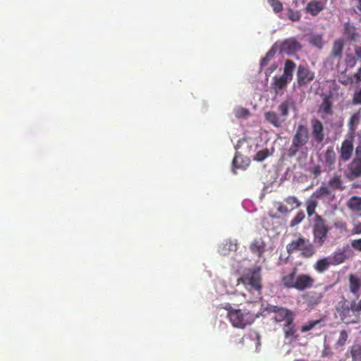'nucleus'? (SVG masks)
Listing matches in <instances>:
<instances>
[{
  "label": "nucleus",
  "instance_id": "09e8293b",
  "mask_svg": "<svg viewBox=\"0 0 361 361\" xmlns=\"http://www.w3.org/2000/svg\"><path fill=\"white\" fill-rule=\"evenodd\" d=\"M353 102L355 104H361V89L354 94Z\"/></svg>",
  "mask_w": 361,
  "mask_h": 361
},
{
  "label": "nucleus",
  "instance_id": "1a4fd4ad",
  "mask_svg": "<svg viewBox=\"0 0 361 361\" xmlns=\"http://www.w3.org/2000/svg\"><path fill=\"white\" fill-rule=\"evenodd\" d=\"M298 87H306L315 78V73L307 65L298 66L296 73Z\"/></svg>",
  "mask_w": 361,
  "mask_h": 361
},
{
  "label": "nucleus",
  "instance_id": "ddd939ff",
  "mask_svg": "<svg viewBox=\"0 0 361 361\" xmlns=\"http://www.w3.org/2000/svg\"><path fill=\"white\" fill-rule=\"evenodd\" d=\"M312 134L314 140L319 144L322 143L324 139V127L322 122L318 120H313L312 121Z\"/></svg>",
  "mask_w": 361,
  "mask_h": 361
},
{
  "label": "nucleus",
  "instance_id": "393cba45",
  "mask_svg": "<svg viewBox=\"0 0 361 361\" xmlns=\"http://www.w3.org/2000/svg\"><path fill=\"white\" fill-rule=\"evenodd\" d=\"M296 67V64L292 60L288 59L285 61V66L283 69V76L288 78V80H292L293 73Z\"/></svg>",
  "mask_w": 361,
  "mask_h": 361
},
{
  "label": "nucleus",
  "instance_id": "a211bd4d",
  "mask_svg": "<svg viewBox=\"0 0 361 361\" xmlns=\"http://www.w3.org/2000/svg\"><path fill=\"white\" fill-rule=\"evenodd\" d=\"M324 163L328 166L329 171L334 169V165L336 159V154L333 147H329L324 154Z\"/></svg>",
  "mask_w": 361,
  "mask_h": 361
},
{
  "label": "nucleus",
  "instance_id": "423d86ee",
  "mask_svg": "<svg viewBox=\"0 0 361 361\" xmlns=\"http://www.w3.org/2000/svg\"><path fill=\"white\" fill-rule=\"evenodd\" d=\"M286 251L289 255L300 251L301 256L304 258H310L316 252L315 248L310 240L304 237H298L291 240L286 245Z\"/></svg>",
  "mask_w": 361,
  "mask_h": 361
},
{
  "label": "nucleus",
  "instance_id": "f3484780",
  "mask_svg": "<svg viewBox=\"0 0 361 361\" xmlns=\"http://www.w3.org/2000/svg\"><path fill=\"white\" fill-rule=\"evenodd\" d=\"M279 110L281 113H290L297 111V106L295 100L292 97H287L279 106Z\"/></svg>",
  "mask_w": 361,
  "mask_h": 361
},
{
  "label": "nucleus",
  "instance_id": "de8ad7c7",
  "mask_svg": "<svg viewBox=\"0 0 361 361\" xmlns=\"http://www.w3.org/2000/svg\"><path fill=\"white\" fill-rule=\"evenodd\" d=\"M281 307H279L276 305H269L267 307V310L270 313H274L276 314L278 312V311L281 310Z\"/></svg>",
  "mask_w": 361,
  "mask_h": 361
},
{
  "label": "nucleus",
  "instance_id": "a19ab883",
  "mask_svg": "<svg viewBox=\"0 0 361 361\" xmlns=\"http://www.w3.org/2000/svg\"><path fill=\"white\" fill-rule=\"evenodd\" d=\"M305 217V214L303 211H300L298 212V214L295 215V216L291 220L290 226L294 227L296 225L299 224L300 222H302Z\"/></svg>",
  "mask_w": 361,
  "mask_h": 361
},
{
  "label": "nucleus",
  "instance_id": "6ab92c4d",
  "mask_svg": "<svg viewBox=\"0 0 361 361\" xmlns=\"http://www.w3.org/2000/svg\"><path fill=\"white\" fill-rule=\"evenodd\" d=\"M250 250L253 254L261 257L265 251V243L262 239H255L250 244Z\"/></svg>",
  "mask_w": 361,
  "mask_h": 361
},
{
  "label": "nucleus",
  "instance_id": "4468645a",
  "mask_svg": "<svg viewBox=\"0 0 361 361\" xmlns=\"http://www.w3.org/2000/svg\"><path fill=\"white\" fill-rule=\"evenodd\" d=\"M328 187L330 190L343 191L345 187L343 185V182L341 176L337 173L334 176L328 181Z\"/></svg>",
  "mask_w": 361,
  "mask_h": 361
},
{
  "label": "nucleus",
  "instance_id": "0eeeda50",
  "mask_svg": "<svg viewBox=\"0 0 361 361\" xmlns=\"http://www.w3.org/2000/svg\"><path fill=\"white\" fill-rule=\"evenodd\" d=\"M329 231V228L325 219L321 215L316 214L312 231L314 243L320 246L322 245L326 240Z\"/></svg>",
  "mask_w": 361,
  "mask_h": 361
},
{
  "label": "nucleus",
  "instance_id": "7ed1b4c3",
  "mask_svg": "<svg viewBox=\"0 0 361 361\" xmlns=\"http://www.w3.org/2000/svg\"><path fill=\"white\" fill-rule=\"evenodd\" d=\"M224 308L228 311L227 317L234 327L244 329L255 322L254 314L247 310L235 309L230 303H226Z\"/></svg>",
  "mask_w": 361,
  "mask_h": 361
},
{
  "label": "nucleus",
  "instance_id": "a878e982",
  "mask_svg": "<svg viewBox=\"0 0 361 361\" xmlns=\"http://www.w3.org/2000/svg\"><path fill=\"white\" fill-rule=\"evenodd\" d=\"M249 165L248 160L244 161L243 158L241 156H235L233 159V169L232 171L234 173H236V169H246Z\"/></svg>",
  "mask_w": 361,
  "mask_h": 361
},
{
  "label": "nucleus",
  "instance_id": "cd10ccee",
  "mask_svg": "<svg viewBox=\"0 0 361 361\" xmlns=\"http://www.w3.org/2000/svg\"><path fill=\"white\" fill-rule=\"evenodd\" d=\"M238 244L236 242H233L231 240L225 241L222 247L220 248V252L226 255L229 252H235L238 250Z\"/></svg>",
  "mask_w": 361,
  "mask_h": 361
},
{
  "label": "nucleus",
  "instance_id": "c85d7f7f",
  "mask_svg": "<svg viewBox=\"0 0 361 361\" xmlns=\"http://www.w3.org/2000/svg\"><path fill=\"white\" fill-rule=\"evenodd\" d=\"M349 288L351 293L357 294L361 287L360 280L355 275L350 274L349 276Z\"/></svg>",
  "mask_w": 361,
  "mask_h": 361
},
{
  "label": "nucleus",
  "instance_id": "aec40b11",
  "mask_svg": "<svg viewBox=\"0 0 361 361\" xmlns=\"http://www.w3.org/2000/svg\"><path fill=\"white\" fill-rule=\"evenodd\" d=\"M290 318H293V312L285 307H281L274 317V319L277 322H288Z\"/></svg>",
  "mask_w": 361,
  "mask_h": 361
},
{
  "label": "nucleus",
  "instance_id": "39448f33",
  "mask_svg": "<svg viewBox=\"0 0 361 361\" xmlns=\"http://www.w3.org/2000/svg\"><path fill=\"white\" fill-rule=\"evenodd\" d=\"M309 140L310 133L308 128L302 124L298 125L293 136L291 145L288 149V155L290 157H295L298 152L305 147Z\"/></svg>",
  "mask_w": 361,
  "mask_h": 361
},
{
  "label": "nucleus",
  "instance_id": "9d476101",
  "mask_svg": "<svg viewBox=\"0 0 361 361\" xmlns=\"http://www.w3.org/2000/svg\"><path fill=\"white\" fill-rule=\"evenodd\" d=\"M345 176L350 180L361 177V160L353 159L347 166Z\"/></svg>",
  "mask_w": 361,
  "mask_h": 361
},
{
  "label": "nucleus",
  "instance_id": "4c0bfd02",
  "mask_svg": "<svg viewBox=\"0 0 361 361\" xmlns=\"http://www.w3.org/2000/svg\"><path fill=\"white\" fill-rule=\"evenodd\" d=\"M287 17L293 22L299 21L301 18L300 11H295L292 8H288L286 13Z\"/></svg>",
  "mask_w": 361,
  "mask_h": 361
},
{
  "label": "nucleus",
  "instance_id": "864d4df0",
  "mask_svg": "<svg viewBox=\"0 0 361 361\" xmlns=\"http://www.w3.org/2000/svg\"><path fill=\"white\" fill-rule=\"evenodd\" d=\"M355 55L357 58L361 59V47H356L355 49Z\"/></svg>",
  "mask_w": 361,
  "mask_h": 361
},
{
  "label": "nucleus",
  "instance_id": "20e7f679",
  "mask_svg": "<svg viewBox=\"0 0 361 361\" xmlns=\"http://www.w3.org/2000/svg\"><path fill=\"white\" fill-rule=\"evenodd\" d=\"M341 320L346 324H355L360 322V312L356 306V301L345 299L338 302L336 307Z\"/></svg>",
  "mask_w": 361,
  "mask_h": 361
},
{
  "label": "nucleus",
  "instance_id": "5fc2aeb1",
  "mask_svg": "<svg viewBox=\"0 0 361 361\" xmlns=\"http://www.w3.org/2000/svg\"><path fill=\"white\" fill-rule=\"evenodd\" d=\"M278 211L281 212V213H286L288 212V209L286 206L284 205H280L279 207H278Z\"/></svg>",
  "mask_w": 361,
  "mask_h": 361
},
{
  "label": "nucleus",
  "instance_id": "c9c22d12",
  "mask_svg": "<svg viewBox=\"0 0 361 361\" xmlns=\"http://www.w3.org/2000/svg\"><path fill=\"white\" fill-rule=\"evenodd\" d=\"M348 338V334L347 331L342 330L340 331L339 337L336 342L335 346L338 348H343Z\"/></svg>",
  "mask_w": 361,
  "mask_h": 361
},
{
  "label": "nucleus",
  "instance_id": "c03bdc74",
  "mask_svg": "<svg viewBox=\"0 0 361 361\" xmlns=\"http://www.w3.org/2000/svg\"><path fill=\"white\" fill-rule=\"evenodd\" d=\"M285 202L290 205L295 204L296 207H299L301 205V202L295 196H288L285 199Z\"/></svg>",
  "mask_w": 361,
  "mask_h": 361
},
{
  "label": "nucleus",
  "instance_id": "7c9ffc66",
  "mask_svg": "<svg viewBox=\"0 0 361 361\" xmlns=\"http://www.w3.org/2000/svg\"><path fill=\"white\" fill-rule=\"evenodd\" d=\"M344 35L350 41H355L357 37V32L355 27L350 23L345 24Z\"/></svg>",
  "mask_w": 361,
  "mask_h": 361
},
{
  "label": "nucleus",
  "instance_id": "c756f323",
  "mask_svg": "<svg viewBox=\"0 0 361 361\" xmlns=\"http://www.w3.org/2000/svg\"><path fill=\"white\" fill-rule=\"evenodd\" d=\"M293 319L294 317L290 318L284 325L283 331L286 338L293 337L296 333L295 325L293 324Z\"/></svg>",
  "mask_w": 361,
  "mask_h": 361
},
{
  "label": "nucleus",
  "instance_id": "052dcab7",
  "mask_svg": "<svg viewBox=\"0 0 361 361\" xmlns=\"http://www.w3.org/2000/svg\"><path fill=\"white\" fill-rule=\"evenodd\" d=\"M294 361H305L303 360H295Z\"/></svg>",
  "mask_w": 361,
  "mask_h": 361
},
{
  "label": "nucleus",
  "instance_id": "72a5a7b5",
  "mask_svg": "<svg viewBox=\"0 0 361 361\" xmlns=\"http://www.w3.org/2000/svg\"><path fill=\"white\" fill-rule=\"evenodd\" d=\"M348 207L353 211L361 210V197L356 196L351 197L348 202Z\"/></svg>",
  "mask_w": 361,
  "mask_h": 361
},
{
  "label": "nucleus",
  "instance_id": "f257e3e1",
  "mask_svg": "<svg viewBox=\"0 0 361 361\" xmlns=\"http://www.w3.org/2000/svg\"><path fill=\"white\" fill-rule=\"evenodd\" d=\"M298 270L297 267H294L290 272L282 275L281 281L283 286L299 291L311 288L314 286V279L307 274H297Z\"/></svg>",
  "mask_w": 361,
  "mask_h": 361
},
{
  "label": "nucleus",
  "instance_id": "b1692460",
  "mask_svg": "<svg viewBox=\"0 0 361 361\" xmlns=\"http://www.w3.org/2000/svg\"><path fill=\"white\" fill-rule=\"evenodd\" d=\"M330 265H331V263L329 258L324 257L315 263L314 268L318 273H323L329 269Z\"/></svg>",
  "mask_w": 361,
  "mask_h": 361
},
{
  "label": "nucleus",
  "instance_id": "f8f14e48",
  "mask_svg": "<svg viewBox=\"0 0 361 361\" xmlns=\"http://www.w3.org/2000/svg\"><path fill=\"white\" fill-rule=\"evenodd\" d=\"M353 140L351 139H345L343 141L341 144V147L340 149V158L343 161H348L353 154Z\"/></svg>",
  "mask_w": 361,
  "mask_h": 361
},
{
  "label": "nucleus",
  "instance_id": "5701e85b",
  "mask_svg": "<svg viewBox=\"0 0 361 361\" xmlns=\"http://www.w3.org/2000/svg\"><path fill=\"white\" fill-rule=\"evenodd\" d=\"M344 47L343 40L338 39L334 41L331 50V56L334 58H341Z\"/></svg>",
  "mask_w": 361,
  "mask_h": 361
},
{
  "label": "nucleus",
  "instance_id": "2eb2a0df",
  "mask_svg": "<svg viewBox=\"0 0 361 361\" xmlns=\"http://www.w3.org/2000/svg\"><path fill=\"white\" fill-rule=\"evenodd\" d=\"M287 114H265L266 120L274 127H282L286 121Z\"/></svg>",
  "mask_w": 361,
  "mask_h": 361
},
{
  "label": "nucleus",
  "instance_id": "9b49d317",
  "mask_svg": "<svg viewBox=\"0 0 361 361\" xmlns=\"http://www.w3.org/2000/svg\"><path fill=\"white\" fill-rule=\"evenodd\" d=\"M324 298L323 292H318L315 290L307 292L303 298L309 307H314L319 305L322 298Z\"/></svg>",
  "mask_w": 361,
  "mask_h": 361
},
{
  "label": "nucleus",
  "instance_id": "ea45409f",
  "mask_svg": "<svg viewBox=\"0 0 361 361\" xmlns=\"http://www.w3.org/2000/svg\"><path fill=\"white\" fill-rule=\"evenodd\" d=\"M269 4L273 8V11L276 13H279L283 10V4L279 0H268Z\"/></svg>",
  "mask_w": 361,
  "mask_h": 361
},
{
  "label": "nucleus",
  "instance_id": "4be33fe9",
  "mask_svg": "<svg viewBox=\"0 0 361 361\" xmlns=\"http://www.w3.org/2000/svg\"><path fill=\"white\" fill-rule=\"evenodd\" d=\"M329 258L332 265H338L343 263L346 260L347 257L343 250H339L334 252Z\"/></svg>",
  "mask_w": 361,
  "mask_h": 361
},
{
  "label": "nucleus",
  "instance_id": "6e6d98bb",
  "mask_svg": "<svg viewBox=\"0 0 361 361\" xmlns=\"http://www.w3.org/2000/svg\"><path fill=\"white\" fill-rule=\"evenodd\" d=\"M357 80L361 81V67L359 68L357 73L355 75Z\"/></svg>",
  "mask_w": 361,
  "mask_h": 361
},
{
  "label": "nucleus",
  "instance_id": "37998d69",
  "mask_svg": "<svg viewBox=\"0 0 361 361\" xmlns=\"http://www.w3.org/2000/svg\"><path fill=\"white\" fill-rule=\"evenodd\" d=\"M334 226L336 229H339L341 231H347V224L343 220L337 219L334 223Z\"/></svg>",
  "mask_w": 361,
  "mask_h": 361
},
{
  "label": "nucleus",
  "instance_id": "680f3d73",
  "mask_svg": "<svg viewBox=\"0 0 361 361\" xmlns=\"http://www.w3.org/2000/svg\"><path fill=\"white\" fill-rule=\"evenodd\" d=\"M240 116H246L247 114H240Z\"/></svg>",
  "mask_w": 361,
  "mask_h": 361
},
{
  "label": "nucleus",
  "instance_id": "3c124183",
  "mask_svg": "<svg viewBox=\"0 0 361 361\" xmlns=\"http://www.w3.org/2000/svg\"><path fill=\"white\" fill-rule=\"evenodd\" d=\"M332 353L329 348H325L322 352V357H325L331 355Z\"/></svg>",
  "mask_w": 361,
  "mask_h": 361
},
{
  "label": "nucleus",
  "instance_id": "f03ea898",
  "mask_svg": "<svg viewBox=\"0 0 361 361\" xmlns=\"http://www.w3.org/2000/svg\"><path fill=\"white\" fill-rule=\"evenodd\" d=\"M240 283L243 284L252 294L254 300L261 298L262 284L259 268L250 269L245 271L237 281V284Z\"/></svg>",
  "mask_w": 361,
  "mask_h": 361
},
{
  "label": "nucleus",
  "instance_id": "13d9d810",
  "mask_svg": "<svg viewBox=\"0 0 361 361\" xmlns=\"http://www.w3.org/2000/svg\"><path fill=\"white\" fill-rule=\"evenodd\" d=\"M356 306L361 312V300L358 302H356Z\"/></svg>",
  "mask_w": 361,
  "mask_h": 361
},
{
  "label": "nucleus",
  "instance_id": "49530a36",
  "mask_svg": "<svg viewBox=\"0 0 361 361\" xmlns=\"http://www.w3.org/2000/svg\"><path fill=\"white\" fill-rule=\"evenodd\" d=\"M350 245L354 250L361 252V238L353 240Z\"/></svg>",
  "mask_w": 361,
  "mask_h": 361
},
{
  "label": "nucleus",
  "instance_id": "e433bc0d",
  "mask_svg": "<svg viewBox=\"0 0 361 361\" xmlns=\"http://www.w3.org/2000/svg\"><path fill=\"white\" fill-rule=\"evenodd\" d=\"M310 43L314 47L322 48L324 45V41L321 35H314L310 38Z\"/></svg>",
  "mask_w": 361,
  "mask_h": 361
},
{
  "label": "nucleus",
  "instance_id": "8fccbe9b",
  "mask_svg": "<svg viewBox=\"0 0 361 361\" xmlns=\"http://www.w3.org/2000/svg\"><path fill=\"white\" fill-rule=\"evenodd\" d=\"M353 234H361V223L355 224L352 231Z\"/></svg>",
  "mask_w": 361,
  "mask_h": 361
},
{
  "label": "nucleus",
  "instance_id": "6e6552de",
  "mask_svg": "<svg viewBox=\"0 0 361 361\" xmlns=\"http://www.w3.org/2000/svg\"><path fill=\"white\" fill-rule=\"evenodd\" d=\"M280 54H286L288 56L295 54L302 49L301 44L295 37H290L283 41H278L274 44Z\"/></svg>",
  "mask_w": 361,
  "mask_h": 361
},
{
  "label": "nucleus",
  "instance_id": "bf43d9fd",
  "mask_svg": "<svg viewBox=\"0 0 361 361\" xmlns=\"http://www.w3.org/2000/svg\"><path fill=\"white\" fill-rule=\"evenodd\" d=\"M240 113L247 114V113H249V112H248V111L247 109H243Z\"/></svg>",
  "mask_w": 361,
  "mask_h": 361
},
{
  "label": "nucleus",
  "instance_id": "2f4dec72",
  "mask_svg": "<svg viewBox=\"0 0 361 361\" xmlns=\"http://www.w3.org/2000/svg\"><path fill=\"white\" fill-rule=\"evenodd\" d=\"M352 361H361V343L353 344L350 350Z\"/></svg>",
  "mask_w": 361,
  "mask_h": 361
},
{
  "label": "nucleus",
  "instance_id": "412c9836",
  "mask_svg": "<svg viewBox=\"0 0 361 361\" xmlns=\"http://www.w3.org/2000/svg\"><path fill=\"white\" fill-rule=\"evenodd\" d=\"M330 195H331V190L330 188L326 185H322L318 188L310 197L317 201V200H322L324 197H329Z\"/></svg>",
  "mask_w": 361,
  "mask_h": 361
},
{
  "label": "nucleus",
  "instance_id": "bb28decb",
  "mask_svg": "<svg viewBox=\"0 0 361 361\" xmlns=\"http://www.w3.org/2000/svg\"><path fill=\"white\" fill-rule=\"evenodd\" d=\"M290 81V80H288L286 76L281 75L280 77L275 76L274 78V89L276 92H278L279 90H283L285 88L288 84V82Z\"/></svg>",
  "mask_w": 361,
  "mask_h": 361
},
{
  "label": "nucleus",
  "instance_id": "a18cd8bd",
  "mask_svg": "<svg viewBox=\"0 0 361 361\" xmlns=\"http://www.w3.org/2000/svg\"><path fill=\"white\" fill-rule=\"evenodd\" d=\"M321 108L323 109L324 113H331V103L329 98H324Z\"/></svg>",
  "mask_w": 361,
  "mask_h": 361
},
{
  "label": "nucleus",
  "instance_id": "f704fd0d",
  "mask_svg": "<svg viewBox=\"0 0 361 361\" xmlns=\"http://www.w3.org/2000/svg\"><path fill=\"white\" fill-rule=\"evenodd\" d=\"M317 205V201L311 197L306 201V210L308 216H312L314 214Z\"/></svg>",
  "mask_w": 361,
  "mask_h": 361
},
{
  "label": "nucleus",
  "instance_id": "473e14b6",
  "mask_svg": "<svg viewBox=\"0 0 361 361\" xmlns=\"http://www.w3.org/2000/svg\"><path fill=\"white\" fill-rule=\"evenodd\" d=\"M276 51V46L273 45L271 48L267 53L265 56L260 61L261 67L266 66L269 62L274 58Z\"/></svg>",
  "mask_w": 361,
  "mask_h": 361
},
{
  "label": "nucleus",
  "instance_id": "4d7b16f0",
  "mask_svg": "<svg viewBox=\"0 0 361 361\" xmlns=\"http://www.w3.org/2000/svg\"><path fill=\"white\" fill-rule=\"evenodd\" d=\"M356 7H357V10L361 12V0H357Z\"/></svg>",
  "mask_w": 361,
  "mask_h": 361
},
{
  "label": "nucleus",
  "instance_id": "58836bf2",
  "mask_svg": "<svg viewBox=\"0 0 361 361\" xmlns=\"http://www.w3.org/2000/svg\"><path fill=\"white\" fill-rule=\"evenodd\" d=\"M269 155H271V153L268 149H264L262 150H260L257 152V154L254 157V160L257 161H262L266 158H267Z\"/></svg>",
  "mask_w": 361,
  "mask_h": 361
},
{
  "label": "nucleus",
  "instance_id": "603ef678",
  "mask_svg": "<svg viewBox=\"0 0 361 361\" xmlns=\"http://www.w3.org/2000/svg\"><path fill=\"white\" fill-rule=\"evenodd\" d=\"M313 174L315 176H319L320 173H321V168L319 166H316L314 167L313 169Z\"/></svg>",
  "mask_w": 361,
  "mask_h": 361
},
{
  "label": "nucleus",
  "instance_id": "dca6fc26",
  "mask_svg": "<svg viewBox=\"0 0 361 361\" xmlns=\"http://www.w3.org/2000/svg\"><path fill=\"white\" fill-rule=\"evenodd\" d=\"M324 8V4L320 1L312 0L309 2L306 6V11L307 13L312 16H317L321 12Z\"/></svg>",
  "mask_w": 361,
  "mask_h": 361
},
{
  "label": "nucleus",
  "instance_id": "79ce46f5",
  "mask_svg": "<svg viewBox=\"0 0 361 361\" xmlns=\"http://www.w3.org/2000/svg\"><path fill=\"white\" fill-rule=\"evenodd\" d=\"M321 322H322V319L310 321L301 327V331L302 332L309 331L311 329H312L313 328H314L317 324L321 323Z\"/></svg>",
  "mask_w": 361,
  "mask_h": 361
}]
</instances>
